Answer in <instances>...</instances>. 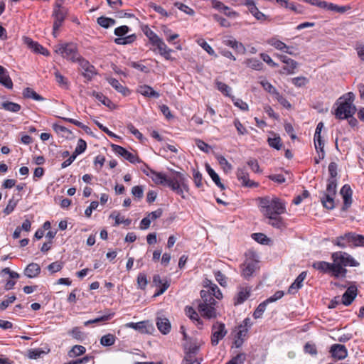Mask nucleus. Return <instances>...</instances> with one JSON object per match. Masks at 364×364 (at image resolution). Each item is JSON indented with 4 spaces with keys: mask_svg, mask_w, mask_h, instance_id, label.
Instances as JSON below:
<instances>
[{
    "mask_svg": "<svg viewBox=\"0 0 364 364\" xmlns=\"http://www.w3.org/2000/svg\"><path fill=\"white\" fill-rule=\"evenodd\" d=\"M198 43L210 55H215L214 50L204 39H199Z\"/></svg>",
    "mask_w": 364,
    "mask_h": 364,
    "instance_id": "052dcab7",
    "label": "nucleus"
},
{
    "mask_svg": "<svg viewBox=\"0 0 364 364\" xmlns=\"http://www.w3.org/2000/svg\"><path fill=\"white\" fill-rule=\"evenodd\" d=\"M86 148L87 144L85 141H84L82 139H80L77 141V146L72 155L75 156V158H76L77 155L83 153L85 151Z\"/></svg>",
    "mask_w": 364,
    "mask_h": 364,
    "instance_id": "8fccbe9b",
    "label": "nucleus"
},
{
    "mask_svg": "<svg viewBox=\"0 0 364 364\" xmlns=\"http://www.w3.org/2000/svg\"><path fill=\"white\" fill-rule=\"evenodd\" d=\"M291 82L296 87H301L305 86L309 82V80L306 77L301 76L292 78Z\"/></svg>",
    "mask_w": 364,
    "mask_h": 364,
    "instance_id": "6e6d98bb",
    "label": "nucleus"
},
{
    "mask_svg": "<svg viewBox=\"0 0 364 364\" xmlns=\"http://www.w3.org/2000/svg\"><path fill=\"white\" fill-rule=\"evenodd\" d=\"M54 51L60 55L63 58L75 63L82 57L77 49L76 44L73 43H65L56 45L54 47Z\"/></svg>",
    "mask_w": 364,
    "mask_h": 364,
    "instance_id": "20e7f679",
    "label": "nucleus"
},
{
    "mask_svg": "<svg viewBox=\"0 0 364 364\" xmlns=\"http://www.w3.org/2000/svg\"><path fill=\"white\" fill-rule=\"evenodd\" d=\"M137 92L146 97L159 98L160 97L158 92L154 90L151 87L146 85H139L137 88Z\"/></svg>",
    "mask_w": 364,
    "mask_h": 364,
    "instance_id": "b1692460",
    "label": "nucleus"
},
{
    "mask_svg": "<svg viewBox=\"0 0 364 364\" xmlns=\"http://www.w3.org/2000/svg\"><path fill=\"white\" fill-rule=\"evenodd\" d=\"M116 336L113 334L108 333L103 336L100 339V344L103 346H111L114 344Z\"/></svg>",
    "mask_w": 364,
    "mask_h": 364,
    "instance_id": "a19ab883",
    "label": "nucleus"
},
{
    "mask_svg": "<svg viewBox=\"0 0 364 364\" xmlns=\"http://www.w3.org/2000/svg\"><path fill=\"white\" fill-rule=\"evenodd\" d=\"M193 181L196 187L200 188L203 186L202 179L203 176L202 174L199 171L193 169Z\"/></svg>",
    "mask_w": 364,
    "mask_h": 364,
    "instance_id": "0e129e2a",
    "label": "nucleus"
},
{
    "mask_svg": "<svg viewBox=\"0 0 364 364\" xmlns=\"http://www.w3.org/2000/svg\"><path fill=\"white\" fill-rule=\"evenodd\" d=\"M217 159L219 164L221 166V167L223 168V171L225 173H228L232 170V165L227 161V159L223 156H218Z\"/></svg>",
    "mask_w": 364,
    "mask_h": 364,
    "instance_id": "a18cd8bd",
    "label": "nucleus"
},
{
    "mask_svg": "<svg viewBox=\"0 0 364 364\" xmlns=\"http://www.w3.org/2000/svg\"><path fill=\"white\" fill-rule=\"evenodd\" d=\"M286 213V203L277 198H274V215H281Z\"/></svg>",
    "mask_w": 364,
    "mask_h": 364,
    "instance_id": "e433bc0d",
    "label": "nucleus"
},
{
    "mask_svg": "<svg viewBox=\"0 0 364 364\" xmlns=\"http://www.w3.org/2000/svg\"><path fill=\"white\" fill-rule=\"evenodd\" d=\"M252 287L247 285H242L238 287V291L234 297V305H240L244 303L250 296Z\"/></svg>",
    "mask_w": 364,
    "mask_h": 364,
    "instance_id": "9b49d317",
    "label": "nucleus"
},
{
    "mask_svg": "<svg viewBox=\"0 0 364 364\" xmlns=\"http://www.w3.org/2000/svg\"><path fill=\"white\" fill-rule=\"evenodd\" d=\"M216 85L218 90L227 96H230L231 88L228 85L222 82H217Z\"/></svg>",
    "mask_w": 364,
    "mask_h": 364,
    "instance_id": "e2e57ef3",
    "label": "nucleus"
},
{
    "mask_svg": "<svg viewBox=\"0 0 364 364\" xmlns=\"http://www.w3.org/2000/svg\"><path fill=\"white\" fill-rule=\"evenodd\" d=\"M349 237L350 236H349L348 233H346L343 235L337 237L336 239H334L332 241V242L341 248H345L347 246L350 245Z\"/></svg>",
    "mask_w": 364,
    "mask_h": 364,
    "instance_id": "7c9ffc66",
    "label": "nucleus"
},
{
    "mask_svg": "<svg viewBox=\"0 0 364 364\" xmlns=\"http://www.w3.org/2000/svg\"><path fill=\"white\" fill-rule=\"evenodd\" d=\"M277 58L284 64L279 70L280 74L292 75L298 66L297 62L284 55H277Z\"/></svg>",
    "mask_w": 364,
    "mask_h": 364,
    "instance_id": "9d476101",
    "label": "nucleus"
},
{
    "mask_svg": "<svg viewBox=\"0 0 364 364\" xmlns=\"http://www.w3.org/2000/svg\"><path fill=\"white\" fill-rule=\"evenodd\" d=\"M350 9L348 6H340L338 5H336L333 3H327L326 9L329 11H333L338 13H345L346 11H348Z\"/></svg>",
    "mask_w": 364,
    "mask_h": 364,
    "instance_id": "c03bdc74",
    "label": "nucleus"
},
{
    "mask_svg": "<svg viewBox=\"0 0 364 364\" xmlns=\"http://www.w3.org/2000/svg\"><path fill=\"white\" fill-rule=\"evenodd\" d=\"M143 31L146 36L149 38L150 43L152 44L155 41H156L159 36L156 33H155L150 28L147 26L143 29Z\"/></svg>",
    "mask_w": 364,
    "mask_h": 364,
    "instance_id": "5fc2aeb1",
    "label": "nucleus"
},
{
    "mask_svg": "<svg viewBox=\"0 0 364 364\" xmlns=\"http://www.w3.org/2000/svg\"><path fill=\"white\" fill-rule=\"evenodd\" d=\"M277 4H279L282 7H284L286 9H289L291 11H294L296 13H301V11L298 9L297 6L294 5L293 3L289 2L288 0H275Z\"/></svg>",
    "mask_w": 364,
    "mask_h": 364,
    "instance_id": "09e8293b",
    "label": "nucleus"
},
{
    "mask_svg": "<svg viewBox=\"0 0 364 364\" xmlns=\"http://www.w3.org/2000/svg\"><path fill=\"white\" fill-rule=\"evenodd\" d=\"M274 98L277 99L278 102L284 108L290 109L291 105L290 102L282 95H281L279 92L274 91Z\"/></svg>",
    "mask_w": 364,
    "mask_h": 364,
    "instance_id": "603ef678",
    "label": "nucleus"
},
{
    "mask_svg": "<svg viewBox=\"0 0 364 364\" xmlns=\"http://www.w3.org/2000/svg\"><path fill=\"white\" fill-rule=\"evenodd\" d=\"M329 177L327 179V184L337 187L338 182V165L335 162H331L328 167Z\"/></svg>",
    "mask_w": 364,
    "mask_h": 364,
    "instance_id": "aec40b11",
    "label": "nucleus"
},
{
    "mask_svg": "<svg viewBox=\"0 0 364 364\" xmlns=\"http://www.w3.org/2000/svg\"><path fill=\"white\" fill-rule=\"evenodd\" d=\"M126 326L128 328H133L134 330L139 331L141 333H146V325L145 321H140L137 323L130 322L126 324Z\"/></svg>",
    "mask_w": 364,
    "mask_h": 364,
    "instance_id": "58836bf2",
    "label": "nucleus"
},
{
    "mask_svg": "<svg viewBox=\"0 0 364 364\" xmlns=\"http://www.w3.org/2000/svg\"><path fill=\"white\" fill-rule=\"evenodd\" d=\"M330 353L333 358L343 360L348 355V350L345 346L341 344H333L331 346Z\"/></svg>",
    "mask_w": 364,
    "mask_h": 364,
    "instance_id": "f3484780",
    "label": "nucleus"
},
{
    "mask_svg": "<svg viewBox=\"0 0 364 364\" xmlns=\"http://www.w3.org/2000/svg\"><path fill=\"white\" fill-rule=\"evenodd\" d=\"M336 192L337 187L326 185V189L321 197V203L325 208L332 210L335 208Z\"/></svg>",
    "mask_w": 364,
    "mask_h": 364,
    "instance_id": "423d86ee",
    "label": "nucleus"
},
{
    "mask_svg": "<svg viewBox=\"0 0 364 364\" xmlns=\"http://www.w3.org/2000/svg\"><path fill=\"white\" fill-rule=\"evenodd\" d=\"M181 364H200V362L196 357H192L190 355H185Z\"/></svg>",
    "mask_w": 364,
    "mask_h": 364,
    "instance_id": "774afa93",
    "label": "nucleus"
},
{
    "mask_svg": "<svg viewBox=\"0 0 364 364\" xmlns=\"http://www.w3.org/2000/svg\"><path fill=\"white\" fill-rule=\"evenodd\" d=\"M314 145L316 151L318 152H321V156H320V159H323L325 156V153L323 151L324 148V141L321 139V135L318 134H314Z\"/></svg>",
    "mask_w": 364,
    "mask_h": 364,
    "instance_id": "473e14b6",
    "label": "nucleus"
},
{
    "mask_svg": "<svg viewBox=\"0 0 364 364\" xmlns=\"http://www.w3.org/2000/svg\"><path fill=\"white\" fill-rule=\"evenodd\" d=\"M274 48L279 49L284 52L288 53L291 55L293 54V52L291 51L293 47L287 46L284 43L282 42L281 41H274Z\"/></svg>",
    "mask_w": 364,
    "mask_h": 364,
    "instance_id": "3c124183",
    "label": "nucleus"
},
{
    "mask_svg": "<svg viewBox=\"0 0 364 364\" xmlns=\"http://www.w3.org/2000/svg\"><path fill=\"white\" fill-rule=\"evenodd\" d=\"M1 108L6 111L16 113L20 111L21 107L18 103L5 101L1 103Z\"/></svg>",
    "mask_w": 364,
    "mask_h": 364,
    "instance_id": "2f4dec72",
    "label": "nucleus"
},
{
    "mask_svg": "<svg viewBox=\"0 0 364 364\" xmlns=\"http://www.w3.org/2000/svg\"><path fill=\"white\" fill-rule=\"evenodd\" d=\"M261 213L269 219V224L273 225V199L269 197L258 198Z\"/></svg>",
    "mask_w": 364,
    "mask_h": 364,
    "instance_id": "0eeeda50",
    "label": "nucleus"
},
{
    "mask_svg": "<svg viewBox=\"0 0 364 364\" xmlns=\"http://www.w3.org/2000/svg\"><path fill=\"white\" fill-rule=\"evenodd\" d=\"M341 195L343 199V210H346L352 204V189L348 184H345L341 189Z\"/></svg>",
    "mask_w": 364,
    "mask_h": 364,
    "instance_id": "4468645a",
    "label": "nucleus"
},
{
    "mask_svg": "<svg viewBox=\"0 0 364 364\" xmlns=\"http://www.w3.org/2000/svg\"><path fill=\"white\" fill-rule=\"evenodd\" d=\"M24 43L36 53H41L45 56H49L50 52L36 41L28 37L23 38Z\"/></svg>",
    "mask_w": 364,
    "mask_h": 364,
    "instance_id": "dca6fc26",
    "label": "nucleus"
},
{
    "mask_svg": "<svg viewBox=\"0 0 364 364\" xmlns=\"http://www.w3.org/2000/svg\"><path fill=\"white\" fill-rule=\"evenodd\" d=\"M107 81L113 88L124 96H127L129 94L130 92L129 89L127 87L123 86L118 80L113 77H109L107 78Z\"/></svg>",
    "mask_w": 364,
    "mask_h": 364,
    "instance_id": "a878e982",
    "label": "nucleus"
},
{
    "mask_svg": "<svg viewBox=\"0 0 364 364\" xmlns=\"http://www.w3.org/2000/svg\"><path fill=\"white\" fill-rule=\"evenodd\" d=\"M184 344L185 355H190L196 357V354L199 349L198 343L195 339L188 338Z\"/></svg>",
    "mask_w": 364,
    "mask_h": 364,
    "instance_id": "4be33fe9",
    "label": "nucleus"
},
{
    "mask_svg": "<svg viewBox=\"0 0 364 364\" xmlns=\"http://www.w3.org/2000/svg\"><path fill=\"white\" fill-rule=\"evenodd\" d=\"M148 284L146 275L144 273L139 274L137 277L138 287L141 289H145Z\"/></svg>",
    "mask_w": 364,
    "mask_h": 364,
    "instance_id": "13d9d810",
    "label": "nucleus"
},
{
    "mask_svg": "<svg viewBox=\"0 0 364 364\" xmlns=\"http://www.w3.org/2000/svg\"><path fill=\"white\" fill-rule=\"evenodd\" d=\"M40 272V266L36 263L29 264L24 270V274L28 278L36 277Z\"/></svg>",
    "mask_w": 364,
    "mask_h": 364,
    "instance_id": "bb28decb",
    "label": "nucleus"
},
{
    "mask_svg": "<svg viewBox=\"0 0 364 364\" xmlns=\"http://www.w3.org/2000/svg\"><path fill=\"white\" fill-rule=\"evenodd\" d=\"M54 76L55 78V81L58 82V84L64 87L68 88V80L67 78H65L63 75L60 74V73L58 71V70L55 69L54 72Z\"/></svg>",
    "mask_w": 364,
    "mask_h": 364,
    "instance_id": "79ce46f5",
    "label": "nucleus"
},
{
    "mask_svg": "<svg viewBox=\"0 0 364 364\" xmlns=\"http://www.w3.org/2000/svg\"><path fill=\"white\" fill-rule=\"evenodd\" d=\"M356 111L353 105L339 101V105L335 111V115L338 119H344L351 117Z\"/></svg>",
    "mask_w": 364,
    "mask_h": 364,
    "instance_id": "6e6552de",
    "label": "nucleus"
},
{
    "mask_svg": "<svg viewBox=\"0 0 364 364\" xmlns=\"http://www.w3.org/2000/svg\"><path fill=\"white\" fill-rule=\"evenodd\" d=\"M112 148L113 151L116 154L123 156L125 159L129 161L130 163L135 164L139 162V160L138 157L131 152L128 151L127 149L123 148L122 146L117 144H112Z\"/></svg>",
    "mask_w": 364,
    "mask_h": 364,
    "instance_id": "ddd939ff",
    "label": "nucleus"
},
{
    "mask_svg": "<svg viewBox=\"0 0 364 364\" xmlns=\"http://www.w3.org/2000/svg\"><path fill=\"white\" fill-rule=\"evenodd\" d=\"M86 349L84 346L80 345H75L73 347V348L69 352L70 357L72 356H79L85 353Z\"/></svg>",
    "mask_w": 364,
    "mask_h": 364,
    "instance_id": "864d4df0",
    "label": "nucleus"
},
{
    "mask_svg": "<svg viewBox=\"0 0 364 364\" xmlns=\"http://www.w3.org/2000/svg\"><path fill=\"white\" fill-rule=\"evenodd\" d=\"M357 295V288L355 286H350L347 289L341 298V303L345 306H349L355 299Z\"/></svg>",
    "mask_w": 364,
    "mask_h": 364,
    "instance_id": "412c9836",
    "label": "nucleus"
},
{
    "mask_svg": "<svg viewBox=\"0 0 364 364\" xmlns=\"http://www.w3.org/2000/svg\"><path fill=\"white\" fill-rule=\"evenodd\" d=\"M23 95L26 98H31L36 101H42L43 100V97L36 92L33 89L30 87H26L23 90Z\"/></svg>",
    "mask_w": 364,
    "mask_h": 364,
    "instance_id": "72a5a7b5",
    "label": "nucleus"
},
{
    "mask_svg": "<svg viewBox=\"0 0 364 364\" xmlns=\"http://www.w3.org/2000/svg\"><path fill=\"white\" fill-rule=\"evenodd\" d=\"M97 22L100 26L105 28L113 26L116 23V21L114 19L105 16L97 18Z\"/></svg>",
    "mask_w": 364,
    "mask_h": 364,
    "instance_id": "f704fd0d",
    "label": "nucleus"
},
{
    "mask_svg": "<svg viewBox=\"0 0 364 364\" xmlns=\"http://www.w3.org/2000/svg\"><path fill=\"white\" fill-rule=\"evenodd\" d=\"M0 84L7 89H12L13 87V82L8 70L1 65H0Z\"/></svg>",
    "mask_w": 364,
    "mask_h": 364,
    "instance_id": "5701e85b",
    "label": "nucleus"
},
{
    "mask_svg": "<svg viewBox=\"0 0 364 364\" xmlns=\"http://www.w3.org/2000/svg\"><path fill=\"white\" fill-rule=\"evenodd\" d=\"M151 178L156 185H163L169 187L173 192L186 198L184 193L189 191L188 178L181 172L174 171L173 176L168 178L161 172L151 173Z\"/></svg>",
    "mask_w": 364,
    "mask_h": 364,
    "instance_id": "f03ea898",
    "label": "nucleus"
},
{
    "mask_svg": "<svg viewBox=\"0 0 364 364\" xmlns=\"http://www.w3.org/2000/svg\"><path fill=\"white\" fill-rule=\"evenodd\" d=\"M17 205V201L15 200L14 198H11L9 200V203L6 208L4 210V213L5 215H9L15 209L16 206Z\"/></svg>",
    "mask_w": 364,
    "mask_h": 364,
    "instance_id": "680f3d73",
    "label": "nucleus"
},
{
    "mask_svg": "<svg viewBox=\"0 0 364 364\" xmlns=\"http://www.w3.org/2000/svg\"><path fill=\"white\" fill-rule=\"evenodd\" d=\"M153 46H156L161 55L166 60H171V53L173 51L171 48H168L164 41L159 37L153 43Z\"/></svg>",
    "mask_w": 364,
    "mask_h": 364,
    "instance_id": "a211bd4d",
    "label": "nucleus"
},
{
    "mask_svg": "<svg viewBox=\"0 0 364 364\" xmlns=\"http://www.w3.org/2000/svg\"><path fill=\"white\" fill-rule=\"evenodd\" d=\"M273 302V296H270L267 299H266L264 301L262 302L259 304L256 310L255 311L253 314V316L255 318H259L262 317L263 313L266 310L267 306Z\"/></svg>",
    "mask_w": 364,
    "mask_h": 364,
    "instance_id": "c85d7f7f",
    "label": "nucleus"
},
{
    "mask_svg": "<svg viewBox=\"0 0 364 364\" xmlns=\"http://www.w3.org/2000/svg\"><path fill=\"white\" fill-rule=\"evenodd\" d=\"M307 276V272L304 271L296 277L295 281L291 284L289 288V292L290 294H295L298 289L301 288L302 283Z\"/></svg>",
    "mask_w": 364,
    "mask_h": 364,
    "instance_id": "393cba45",
    "label": "nucleus"
},
{
    "mask_svg": "<svg viewBox=\"0 0 364 364\" xmlns=\"http://www.w3.org/2000/svg\"><path fill=\"white\" fill-rule=\"evenodd\" d=\"M97 95V100H99L102 104H103L105 106L111 108L113 103L106 96H105L102 92H100V95Z\"/></svg>",
    "mask_w": 364,
    "mask_h": 364,
    "instance_id": "69168bd1",
    "label": "nucleus"
},
{
    "mask_svg": "<svg viewBox=\"0 0 364 364\" xmlns=\"http://www.w3.org/2000/svg\"><path fill=\"white\" fill-rule=\"evenodd\" d=\"M225 326L223 323L215 322L212 326L211 344L216 346L227 334Z\"/></svg>",
    "mask_w": 364,
    "mask_h": 364,
    "instance_id": "1a4fd4ad",
    "label": "nucleus"
},
{
    "mask_svg": "<svg viewBox=\"0 0 364 364\" xmlns=\"http://www.w3.org/2000/svg\"><path fill=\"white\" fill-rule=\"evenodd\" d=\"M202 302L198 306V310L203 317L207 318H213L217 316L215 305L216 301L214 299H220L223 298V294L219 287L210 282L209 290H202L200 291Z\"/></svg>",
    "mask_w": 364,
    "mask_h": 364,
    "instance_id": "7ed1b4c3",
    "label": "nucleus"
},
{
    "mask_svg": "<svg viewBox=\"0 0 364 364\" xmlns=\"http://www.w3.org/2000/svg\"><path fill=\"white\" fill-rule=\"evenodd\" d=\"M245 360V355L244 353L237 354L236 356L232 358L226 364H243Z\"/></svg>",
    "mask_w": 364,
    "mask_h": 364,
    "instance_id": "338daca9",
    "label": "nucleus"
},
{
    "mask_svg": "<svg viewBox=\"0 0 364 364\" xmlns=\"http://www.w3.org/2000/svg\"><path fill=\"white\" fill-rule=\"evenodd\" d=\"M236 175L237 179L240 181H241V183L243 186L254 188L257 187L259 186L258 183L250 180L249 174L245 171V168H238L237 170Z\"/></svg>",
    "mask_w": 364,
    "mask_h": 364,
    "instance_id": "f8f14e48",
    "label": "nucleus"
},
{
    "mask_svg": "<svg viewBox=\"0 0 364 364\" xmlns=\"http://www.w3.org/2000/svg\"><path fill=\"white\" fill-rule=\"evenodd\" d=\"M161 30L164 32V35L166 36V40L168 42H171L178 37V35L176 33L171 34V30L166 26H163L161 27Z\"/></svg>",
    "mask_w": 364,
    "mask_h": 364,
    "instance_id": "4d7b16f0",
    "label": "nucleus"
},
{
    "mask_svg": "<svg viewBox=\"0 0 364 364\" xmlns=\"http://www.w3.org/2000/svg\"><path fill=\"white\" fill-rule=\"evenodd\" d=\"M158 329L163 334H167L171 330V323L168 318L159 317L156 319Z\"/></svg>",
    "mask_w": 364,
    "mask_h": 364,
    "instance_id": "cd10ccee",
    "label": "nucleus"
},
{
    "mask_svg": "<svg viewBox=\"0 0 364 364\" xmlns=\"http://www.w3.org/2000/svg\"><path fill=\"white\" fill-rule=\"evenodd\" d=\"M349 240L350 242V245H353L355 246H363L364 245V237L360 235H355L353 233L348 232Z\"/></svg>",
    "mask_w": 364,
    "mask_h": 364,
    "instance_id": "4c0bfd02",
    "label": "nucleus"
},
{
    "mask_svg": "<svg viewBox=\"0 0 364 364\" xmlns=\"http://www.w3.org/2000/svg\"><path fill=\"white\" fill-rule=\"evenodd\" d=\"M245 64L247 67L254 70H259L262 68V63L260 62V60L256 58L247 59L245 61Z\"/></svg>",
    "mask_w": 364,
    "mask_h": 364,
    "instance_id": "49530a36",
    "label": "nucleus"
},
{
    "mask_svg": "<svg viewBox=\"0 0 364 364\" xmlns=\"http://www.w3.org/2000/svg\"><path fill=\"white\" fill-rule=\"evenodd\" d=\"M252 238L257 241L258 243L262 245H270L271 243V239L269 237H267L263 233H253L251 235Z\"/></svg>",
    "mask_w": 364,
    "mask_h": 364,
    "instance_id": "c9c22d12",
    "label": "nucleus"
},
{
    "mask_svg": "<svg viewBox=\"0 0 364 364\" xmlns=\"http://www.w3.org/2000/svg\"><path fill=\"white\" fill-rule=\"evenodd\" d=\"M153 283L156 287H160V289L154 294V297L164 294L170 286L169 282L167 279H161L159 274L154 276Z\"/></svg>",
    "mask_w": 364,
    "mask_h": 364,
    "instance_id": "6ab92c4d",
    "label": "nucleus"
},
{
    "mask_svg": "<svg viewBox=\"0 0 364 364\" xmlns=\"http://www.w3.org/2000/svg\"><path fill=\"white\" fill-rule=\"evenodd\" d=\"M215 279L217 282L222 286V287H226L227 286V279L228 278L226 276L223 274L220 271H216L214 273Z\"/></svg>",
    "mask_w": 364,
    "mask_h": 364,
    "instance_id": "bf43d9fd",
    "label": "nucleus"
},
{
    "mask_svg": "<svg viewBox=\"0 0 364 364\" xmlns=\"http://www.w3.org/2000/svg\"><path fill=\"white\" fill-rule=\"evenodd\" d=\"M332 263L325 261H317L312 267L323 274L338 279L345 278L347 274L346 267H358L359 263L346 252L338 251L331 254Z\"/></svg>",
    "mask_w": 364,
    "mask_h": 364,
    "instance_id": "f257e3e1",
    "label": "nucleus"
},
{
    "mask_svg": "<svg viewBox=\"0 0 364 364\" xmlns=\"http://www.w3.org/2000/svg\"><path fill=\"white\" fill-rule=\"evenodd\" d=\"M77 63L83 70V76L88 80H90L95 74V67L82 57L80 58Z\"/></svg>",
    "mask_w": 364,
    "mask_h": 364,
    "instance_id": "2eb2a0df",
    "label": "nucleus"
},
{
    "mask_svg": "<svg viewBox=\"0 0 364 364\" xmlns=\"http://www.w3.org/2000/svg\"><path fill=\"white\" fill-rule=\"evenodd\" d=\"M66 9L65 8L62 9H54L53 16L55 20L58 21H64L66 16Z\"/></svg>",
    "mask_w": 364,
    "mask_h": 364,
    "instance_id": "de8ad7c7",
    "label": "nucleus"
},
{
    "mask_svg": "<svg viewBox=\"0 0 364 364\" xmlns=\"http://www.w3.org/2000/svg\"><path fill=\"white\" fill-rule=\"evenodd\" d=\"M205 169L211 177L212 180L222 190L225 189L224 185L221 183L219 176L215 172V171L210 167L208 164H205Z\"/></svg>",
    "mask_w": 364,
    "mask_h": 364,
    "instance_id": "c756f323",
    "label": "nucleus"
},
{
    "mask_svg": "<svg viewBox=\"0 0 364 364\" xmlns=\"http://www.w3.org/2000/svg\"><path fill=\"white\" fill-rule=\"evenodd\" d=\"M245 255L247 258L241 267L242 275L248 279L257 269L259 261L257 255L253 251L249 250Z\"/></svg>",
    "mask_w": 364,
    "mask_h": 364,
    "instance_id": "39448f33",
    "label": "nucleus"
},
{
    "mask_svg": "<svg viewBox=\"0 0 364 364\" xmlns=\"http://www.w3.org/2000/svg\"><path fill=\"white\" fill-rule=\"evenodd\" d=\"M136 38L134 34L129 35L125 37L117 38L114 39V43L117 45H127L133 43Z\"/></svg>",
    "mask_w": 364,
    "mask_h": 364,
    "instance_id": "ea45409f",
    "label": "nucleus"
},
{
    "mask_svg": "<svg viewBox=\"0 0 364 364\" xmlns=\"http://www.w3.org/2000/svg\"><path fill=\"white\" fill-rule=\"evenodd\" d=\"M186 314L192 321H196L197 322V325L203 324V323L200 321L199 318L198 313L192 307L187 306L186 308Z\"/></svg>",
    "mask_w": 364,
    "mask_h": 364,
    "instance_id": "37998d69",
    "label": "nucleus"
}]
</instances>
